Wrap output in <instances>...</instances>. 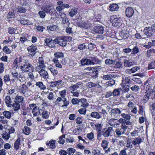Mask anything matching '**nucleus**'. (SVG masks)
I'll return each instance as SVG.
<instances>
[{"label":"nucleus","mask_w":155,"mask_h":155,"mask_svg":"<svg viewBox=\"0 0 155 155\" xmlns=\"http://www.w3.org/2000/svg\"><path fill=\"white\" fill-rule=\"evenodd\" d=\"M134 12V10L131 7L127 8L125 11L126 15L129 18L133 15Z\"/></svg>","instance_id":"19"},{"label":"nucleus","mask_w":155,"mask_h":155,"mask_svg":"<svg viewBox=\"0 0 155 155\" xmlns=\"http://www.w3.org/2000/svg\"><path fill=\"white\" fill-rule=\"evenodd\" d=\"M77 8H72L69 12L68 15L70 16L73 17L77 13Z\"/></svg>","instance_id":"38"},{"label":"nucleus","mask_w":155,"mask_h":155,"mask_svg":"<svg viewBox=\"0 0 155 155\" xmlns=\"http://www.w3.org/2000/svg\"><path fill=\"white\" fill-rule=\"evenodd\" d=\"M94 134L92 132H91L90 133L87 134V137L90 140H92L94 139Z\"/></svg>","instance_id":"61"},{"label":"nucleus","mask_w":155,"mask_h":155,"mask_svg":"<svg viewBox=\"0 0 155 155\" xmlns=\"http://www.w3.org/2000/svg\"><path fill=\"white\" fill-rule=\"evenodd\" d=\"M37 86L39 87L41 89L44 90L46 89V87L41 81H38L35 84Z\"/></svg>","instance_id":"39"},{"label":"nucleus","mask_w":155,"mask_h":155,"mask_svg":"<svg viewBox=\"0 0 155 155\" xmlns=\"http://www.w3.org/2000/svg\"><path fill=\"white\" fill-rule=\"evenodd\" d=\"M55 142L56 141L55 140H51L48 143H47L46 145L49 146L50 148L54 149L56 146Z\"/></svg>","instance_id":"33"},{"label":"nucleus","mask_w":155,"mask_h":155,"mask_svg":"<svg viewBox=\"0 0 155 155\" xmlns=\"http://www.w3.org/2000/svg\"><path fill=\"white\" fill-rule=\"evenodd\" d=\"M150 94V93L149 92L147 91H146L145 95L143 97L142 100L144 104L146 103L149 100Z\"/></svg>","instance_id":"24"},{"label":"nucleus","mask_w":155,"mask_h":155,"mask_svg":"<svg viewBox=\"0 0 155 155\" xmlns=\"http://www.w3.org/2000/svg\"><path fill=\"white\" fill-rule=\"evenodd\" d=\"M113 132L112 127H109L107 129L104 128L103 129L102 135L105 137H108L112 134Z\"/></svg>","instance_id":"8"},{"label":"nucleus","mask_w":155,"mask_h":155,"mask_svg":"<svg viewBox=\"0 0 155 155\" xmlns=\"http://www.w3.org/2000/svg\"><path fill=\"white\" fill-rule=\"evenodd\" d=\"M27 75V74H25L23 73H21L19 74L18 79L21 82L27 81L28 79V78L26 77Z\"/></svg>","instance_id":"17"},{"label":"nucleus","mask_w":155,"mask_h":155,"mask_svg":"<svg viewBox=\"0 0 155 155\" xmlns=\"http://www.w3.org/2000/svg\"><path fill=\"white\" fill-rule=\"evenodd\" d=\"M54 57L57 59L62 58L64 57L63 53L61 52H57L55 53L54 54Z\"/></svg>","instance_id":"42"},{"label":"nucleus","mask_w":155,"mask_h":155,"mask_svg":"<svg viewBox=\"0 0 155 155\" xmlns=\"http://www.w3.org/2000/svg\"><path fill=\"white\" fill-rule=\"evenodd\" d=\"M98 131H101L102 129V125L101 124L97 123L95 124V126L94 129Z\"/></svg>","instance_id":"43"},{"label":"nucleus","mask_w":155,"mask_h":155,"mask_svg":"<svg viewBox=\"0 0 155 155\" xmlns=\"http://www.w3.org/2000/svg\"><path fill=\"white\" fill-rule=\"evenodd\" d=\"M139 52V50L138 47L135 46L132 49L131 54H135Z\"/></svg>","instance_id":"55"},{"label":"nucleus","mask_w":155,"mask_h":155,"mask_svg":"<svg viewBox=\"0 0 155 155\" xmlns=\"http://www.w3.org/2000/svg\"><path fill=\"white\" fill-rule=\"evenodd\" d=\"M12 107L14 111H17L20 109V105L19 104L14 102V103H12Z\"/></svg>","instance_id":"31"},{"label":"nucleus","mask_w":155,"mask_h":155,"mask_svg":"<svg viewBox=\"0 0 155 155\" xmlns=\"http://www.w3.org/2000/svg\"><path fill=\"white\" fill-rule=\"evenodd\" d=\"M24 100V97L22 96L18 95H17L15 99L14 102H15L20 104L22 103Z\"/></svg>","instance_id":"35"},{"label":"nucleus","mask_w":155,"mask_h":155,"mask_svg":"<svg viewBox=\"0 0 155 155\" xmlns=\"http://www.w3.org/2000/svg\"><path fill=\"white\" fill-rule=\"evenodd\" d=\"M51 6L49 5H47L45 6V7L41 8V9L45 12L47 13H48L50 12V11L51 10Z\"/></svg>","instance_id":"44"},{"label":"nucleus","mask_w":155,"mask_h":155,"mask_svg":"<svg viewBox=\"0 0 155 155\" xmlns=\"http://www.w3.org/2000/svg\"><path fill=\"white\" fill-rule=\"evenodd\" d=\"M115 78V76L114 74H111L104 75L102 77V78L103 80L106 81L110 80Z\"/></svg>","instance_id":"30"},{"label":"nucleus","mask_w":155,"mask_h":155,"mask_svg":"<svg viewBox=\"0 0 155 155\" xmlns=\"http://www.w3.org/2000/svg\"><path fill=\"white\" fill-rule=\"evenodd\" d=\"M42 117L45 119L48 118L49 117V113L46 110H44L41 113Z\"/></svg>","instance_id":"40"},{"label":"nucleus","mask_w":155,"mask_h":155,"mask_svg":"<svg viewBox=\"0 0 155 155\" xmlns=\"http://www.w3.org/2000/svg\"><path fill=\"white\" fill-rule=\"evenodd\" d=\"M28 87L24 84L20 85L19 87V91L20 93L24 94L27 90Z\"/></svg>","instance_id":"22"},{"label":"nucleus","mask_w":155,"mask_h":155,"mask_svg":"<svg viewBox=\"0 0 155 155\" xmlns=\"http://www.w3.org/2000/svg\"><path fill=\"white\" fill-rule=\"evenodd\" d=\"M133 145L131 142L128 139L126 141V147L129 149H132L133 147Z\"/></svg>","instance_id":"48"},{"label":"nucleus","mask_w":155,"mask_h":155,"mask_svg":"<svg viewBox=\"0 0 155 155\" xmlns=\"http://www.w3.org/2000/svg\"><path fill=\"white\" fill-rule=\"evenodd\" d=\"M127 127L125 124H122L121 126L117 128L115 131L116 136L118 137L121 136L122 135L124 134L127 129Z\"/></svg>","instance_id":"5"},{"label":"nucleus","mask_w":155,"mask_h":155,"mask_svg":"<svg viewBox=\"0 0 155 155\" xmlns=\"http://www.w3.org/2000/svg\"><path fill=\"white\" fill-rule=\"evenodd\" d=\"M90 116L93 118L97 119H99L102 118L101 115L96 111L92 112L90 114Z\"/></svg>","instance_id":"23"},{"label":"nucleus","mask_w":155,"mask_h":155,"mask_svg":"<svg viewBox=\"0 0 155 155\" xmlns=\"http://www.w3.org/2000/svg\"><path fill=\"white\" fill-rule=\"evenodd\" d=\"M104 30V27L102 26H95L93 28L94 32L96 33L103 34Z\"/></svg>","instance_id":"14"},{"label":"nucleus","mask_w":155,"mask_h":155,"mask_svg":"<svg viewBox=\"0 0 155 155\" xmlns=\"http://www.w3.org/2000/svg\"><path fill=\"white\" fill-rule=\"evenodd\" d=\"M48 68V69L50 71L51 74L53 76H55L57 75L58 74V71L55 68H53L51 65L49 66Z\"/></svg>","instance_id":"26"},{"label":"nucleus","mask_w":155,"mask_h":155,"mask_svg":"<svg viewBox=\"0 0 155 155\" xmlns=\"http://www.w3.org/2000/svg\"><path fill=\"white\" fill-rule=\"evenodd\" d=\"M37 47L34 45H31L27 48L28 51L31 55H34L37 50Z\"/></svg>","instance_id":"16"},{"label":"nucleus","mask_w":155,"mask_h":155,"mask_svg":"<svg viewBox=\"0 0 155 155\" xmlns=\"http://www.w3.org/2000/svg\"><path fill=\"white\" fill-rule=\"evenodd\" d=\"M121 85L123 87L122 88L123 91L124 92H128L129 90V86L127 84H121Z\"/></svg>","instance_id":"46"},{"label":"nucleus","mask_w":155,"mask_h":155,"mask_svg":"<svg viewBox=\"0 0 155 155\" xmlns=\"http://www.w3.org/2000/svg\"><path fill=\"white\" fill-rule=\"evenodd\" d=\"M59 93L61 97H59L57 98L55 101L56 103L57 104L58 102L62 101L63 102V105L62 106V107L67 106L69 104V102L67 100L66 98L65 97L66 94V90H63L60 91Z\"/></svg>","instance_id":"2"},{"label":"nucleus","mask_w":155,"mask_h":155,"mask_svg":"<svg viewBox=\"0 0 155 155\" xmlns=\"http://www.w3.org/2000/svg\"><path fill=\"white\" fill-rule=\"evenodd\" d=\"M77 24L79 27L86 29L90 28L91 26L90 22L87 21H78L77 22Z\"/></svg>","instance_id":"6"},{"label":"nucleus","mask_w":155,"mask_h":155,"mask_svg":"<svg viewBox=\"0 0 155 155\" xmlns=\"http://www.w3.org/2000/svg\"><path fill=\"white\" fill-rule=\"evenodd\" d=\"M155 68V62H150L148 65V69H154Z\"/></svg>","instance_id":"63"},{"label":"nucleus","mask_w":155,"mask_h":155,"mask_svg":"<svg viewBox=\"0 0 155 155\" xmlns=\"http://www.w3.org/2000/svg\"><path fill=\"white\" fill-rule=\"evenodd\" d=\"M75 151V150L73 148H69L67 150V153L69 155H72L73 154Z\"/></svg>","instance_id":"50"},{"label":"nucleus","mask_w":155,"mask_h":155,"mask_svg":"<svg viewBox=\"0 0 155 155\" xmlns=\"http://www.w3.org/2000/svg\"><path fill=\"white\" fill-rule=\"evenodd\" d=\"M137 154V151L134 149L130 150L128 153V155H136Z\"/></svg>","instance_id":"54"},{"label":"nucleus","mask_w":155,"mask_h":155,"mask_svg":"<svg viewBox=\"0 0 155 155\" xmlns=\"http://www.w3.org/2000/svg\"><path fill=\"white\" fill-rule=\"evenodd\" d=\"M30 128L28 126H24L22 129L23 133L27 135L29 134L30 133Z\"/></svg>","instance_id":"36"},{"label":"nucleus","mask_w":155,"mask_h":155,"mask_svg":"<svg viewBox=\"0 0 155 155\" xmlns=\"http://www.w3.org/2000/svg\"><path fill=\"white\" fill-rule=\"evenodd\" d=\"M61 23L63 26L64 27H68L70 24L68 19L67 17L62 19Z\"/></svg>","instance_id":"32"},{"label":"nucleus","mask_w":155,"mask_h":155,"mask_svg":"<svg viewBox=\"0 0 155 155\" xmlns=\"http://www.w3.org/2000/svg\"><path fill=\"white\" fill-rule=\"evenodd\" d=\"M3 114L4 116L7 119H10L11 117V113L10 111H5L3 112Z\"/></svg>","instance_id":"41"},{"label":"nucleus","mask_w":155,"mask_h":155,"mask_svg":"<svg viewBox=\"0 0 155 155\" xmlns=\"http://www.w3.org/2000/svg\"><path fill=\"white\" fill-rule=\"evenodd\" d=\"M45 66L44 63H37L35 69L36 71H39L41 69L45 68Z\"/></svg>","instance_id":"29"},{"label":"nucleus","mask_w":155,"mask_h":155,"mask_svg":"<svg viewBox=\"0 0 155 155\" xmlns=\"http://www.w3.org/2000/svg\"><path fill=\"white\" fill-rule=\"evenodd\" d=\"M133 64V63L130 60L125 59L124 60V65L125 67H129Z\"/></svg>","instance_id":"45"},{"label":"nucleus","mask_w":155,"mask_h":155,"mask_svg":"<svg viewBox=\"0 0 155 155\" xmlns=\"http://www.w3.org/2000/svg\"><path fill=\"white\" fill-rule=\"evenodd\" d=\"M121 36L123 39H127L129 38H130L129 33L128 32L125 33H121Z\"/></svg>","instance_id":"56"},{"label":"nucleus","mask_w":155,"mask_h":155,"mask_svg":"<svg viewBox=\"0 0 155 155\" xmlns=\"http://www.w3.org/2000/svg\"><path fill=\"white\" fill-rule=\"evenodd\" d=\"M123 79L121 84H127L131 83V81L130 80V78L129 77L124 76L123 77Z\"/></svg>","instance_id":"27"},{"label":"nucleus","mask_w":155,"mask_h":155,"mask_svg":"<svg viewBox=\"0 0 155 155\" xmlns=\"http://www.w3.org/2000/svg\"><path fill=\"white\" fill-rule=\"evenodd\" d=\"M6 106L8 107H12V104L13 103L11 98L9 95L6 96L4 100Z\"/></svg>","instance_id":"10"},{"label":"nucleus","mask_w":155,"mask_h":155,"mask_svg":"<svg viewBox=\"0 0 155 155\" xmlns=\"http://www.w3.org/2000/svg\"><path fill=\"white\" fill-rule=\"evenodd\" d=\"M39 74L41 76L43 77L45 79H48V72L43 69H41L39 71Z\"/></svg>","instance_id":"18"},{"label":"nucleus","mask_w":155,"mask_h":155,"mask_svg":"<svg viewBox=\"0 0 155 155\" xmlns=\"http://www.w3.org/2000/svg\"><path fill=\"white\" fill-rule=\"evenodd\" d=\"M3 51L6 54H9L11 52V51L7 46H5L3 48Z\"/></svg>","instance_id":"57"},{"label":"nucleus","mask_w":155,"mask_h":155,"mask_svg":"<svg viewBox=\"0 0 155 155\" xmlns=\"http://www.w3.org/2000/svg\"><path fill=\"white\" fill-rule=\"evenodd\" d=\"M144 36H146L147 38H149L151 36L154 34V31L151 27H146L143 31ZM145 38H146L145 37Z\"/></svg>","instance_id":"7"},{"label":"nucleus","mask_w":155,"mask_h":155,"mask_svg":"<svg viewBox=\"0 0 155 155\" xmlns=\"http://www.w3.org/2000/svg\"><path fill=\"white\" fill-rule=\"evenodd\" d=\"M121 115L123 118L128 120H130L131 118V117L130 115L124 113H123L121 114Z\"/></svg>","instance_id":"53"},{"label":"nucleus","mask_w":155,"mask_h":155,"mask_svg":"<svg viewBox=\"0 0 155 155\" xmlns=\"http://www.w3.org/2000/svg\"><path fill=\"white\" fill-rule=\"evenodd\" d=\"M87 110L85 108H82L78 110L79 113L81 114L85 115L86 113Z\"/></svg>","instance_id":"60"},{"label":"nucleus","mask_w":155,"mask_h":155,"mask_svg":"<svg viewBox=\"0 0 155 155\" xmlns=\"http://www.w3.org/2000/svg\"><path fill=\"white\" fill-rule=\"evenodd\" d=\"M110 11H117L119 8L118 5L116 4H113L110 5L109 6Z\"/></svg>","instance_id":"34"},{"label":"nucleus","mask_w":155,"mask_h":155,"mask_svg":"<svg viewBox=\"0 0 155 155\" xmlns=\"http://www.w3.org/2000/svg\"><path fill=\"white\" fill-rule=\"evenodd\" d=\"M55 41V40L53 41L52 39H45V42L46 44L45 45H47L50 48L53 47L54 46V43Z\"/></svg>","instance_id":"20"},{"label":"nucleus","mask_w":155,"mask_h":155,"mask_svg":"<svg viewBox=\"0 0 155 155\" xmlns=\"http://www.w3.org/2000/svg\"><path fill=\"white\" fill-rule=\"evenodd\" d=\"M118 122L117 119H111L109 120L108 123L111 126L116 128L119 126Z\"/></svg>","instance_id":"12"},{"label":"nucleus","mask_w":155,"mask_h":155,"mask_svg":"<svg viewBox=\"0 0 155 155\" xmlns=\"http://www.w3.org/2000/svg\"><path fill=\"white\" fill-rule=\"evenodd\" d=\"M80 99L73 98L71 100L72 103L74 105L79 104L80 101Z\"/></svg>","instance_id":"47"},{"label":"nucleus","mask_w":155,"mask_h":155,"mask_svg":"<svg viewBox=\"0 0 155 155\" xmlns=\"http://www.w3.org/2000/svg\"><path fill=\"white\" fill-rule=\"evenodd\" d=\"M140 133V130L139 128L136 127L134 130L130 133V136L132 137H135L138 136Z\"/></svg>","instance_id":"25"},{"label":"nucleus","mask_w":155,"mask_h":155,"mask_svg":"<svg viewBox=\"0 0 155 155\" xmlns=\"http://www.w3.org/2000/svg\"><path fill=\"white\" fill-rule=\"evenodd\" d=\"M32 113L34 116H37L40 115L41 114L38 107H35L33 109Z\"/></svg>","instance_id":"37"},{"label":"nucleus","mask_w":155,"mask_h":155,"mask_svg":"<svg viewBox=\"0 0 155 155\" xmlns=\"http://www.w3.org/2000/svg\"><path fill=\"white\" fill-rule=\"evenodd\" d=\"M65 135H63L59 137V140L58 141V142L60 144H63L64 143L65 141L64 140V139L65 138Z\"/></svg>","instance_id":"51"},{"label":"nucleus","mask_w":155,"mask_h":155,"mask_svg":"<svg viewBox=\"0 0 155 155\" xmlns=\"http://www.w3.org/2000/svg\"><path fill=\"white\" fill-rule=\"evenodd\" d=\"M15 132V129L13 127H10L9 129H5L3 130L2 134V138L5 140H8L10 137V134Z\"/></svg>","instance_id":"4"},{"label":"nucleus","mask_w":155,"mask_h":155,"mask_svg":"<svg viewBox=\"0 0 155 155\" xmlns=\"http://www.w3.org/2000/svg\"><path fill=\"white\" fill-rule=\"evenodd\" d=\"M120 89H116L114 90L112 92L113 95L114 96H118L120 94Z\"/></svg>","instance_id":"49"},{"label":"nucleus","mask_w":155,"mask_h":155,"mask_svg":"<svg viewBox=\"0 0 155 155\" xmlns=\"http://www.w3.org/2000/svg\"><path fill=\"white\" fill-rule=\"evenodd\" d=\"M16 64L18 65V66L24 72H31L33 71L34 68L31 64L27 60H25L22 59L21 57L19 58H17L14 60Z\"/></svg>","instance_id":"1"},{"label":"nucleus","mask_w":155,"mask_h":155,"mask_svg":"<svg viewBox=\"0 0 155 155\" xmlns=\"http://www.w3.org/2000/svg\"><path fill=\"white\" fill-rule=\"evenodd\" d=\"M56 26L55 25H51L47 26V29L48 30L51 31H54L56 29Z\"/></svg>","instance_id":"62"},{"label":"nucleus","mask_w":155,"mask_h":155,"mask_svg":"<svg viewBox=\"0 0 155 155\" xmlns=\"http://www.w3.org/2000/svg\"><path fill=\"white\" fill-rule=\"evenodd\" d=\"M110 20L112 25L116 27H119L122 24L123 21L121 18L118 15L111 16L110 17Z\"/></svg>","instance_id":"3"},{"label":"nucleus","mask_w":155,"mask_h":155,"mask_svg":"<svg viewBox=\"0 0 155 155\" xmlns=\"http://www.w3.org/2000/svg\"><path fill=\"white\" fill-rule=\"evenodd\" d=\"M21 138L18 137L14 143V148L15 150H18L19 147L21 146Z\"/></svg>","instance_id":"15"},{"label":"nucleus","mask_w":155,"mask_h":155,"mask_svg":"<svg viewBox=\"0 0 155 155\" xmlns=\"http://www.w3.org/2000/svg\"><path fill=\"white\" fill-rule=\"evenodd\" d=\"M142 142V139L141 138L138 136L137 138L134 139L131 141V143L134 146L138 147L140 144Z\"/></svg>","instance_id":"11"},{"label":"nucleus","mask_w":155,"mask_h":155,"mask_svg":"<svg viewBox=\"0 0 155 155\" xmlns=\"http://www.w3.org/2000/svg\"><path fill=\"white\" fill-rule=\"evenodd\" d=\"M121 112V111L118 108H114L111 110V115L112 117H118Z\"/></svg>","instance_id":"13"},{"label":"nucleus","mask_w":155,"mask_h":155,"mask_svg":"<svg viewBox=\"0 0 155 155\" xmlns=\"http://www.w3.org/2000/svg\"><path fill=\"white\" fill-rule=\"evenodd\" d=\"M80 102L81 104V106L82 107L86 108L89 106V104L87 102V100L85 98H81L80 99Z\"/></svg>","instance_id":"28"},{"label":"nucleus","mask_w":155,"mask_h":155,"mask_svg":"<svg viewBox=\"0 0 155 155\" xmlns=\"http://www.w3.org/2000/svg\"><path fill=\"white\" fill-rule=\"evenodd\" d=\"M114 61L112 60H110L109 59H107L105 61V64L107 65H110L114 63Z\"/></svg>","instance_id":"64"},{"label":"nucleus","mask_w":155,"mask_h":155,"mask_svg":"<svg viewBox=\"0 0 155 155\" xmlns=\"http://www.w3.org/2000/svg\"><path fill=\"white\" fill-rule=\"evenodd\" d=\"M88 58H90L91 65L99 64L101 62V60L96 56H89Z\"/></svg>","instance_id":"9"},{"label":"nucleus","mask_w":155,"mask_h":155,"mask_svg":"<svg viewBox=\"0 0 155 155\" xmlns=\"http://www.w3.org/2000/svg\"><path fill=\"white\" fill-rule=\"evenodd\" d=\"M18 12L19 13H25L26 11L25 8L23 7H18L17 8Z\"/></svg>","instance_id":"52"},{"label":"nucleus","mask_w":155,"mask_h":155,"mask_svg":"<svg viewBox=\"0 0 155 155\" xmlns=\"http://www.w3.org/2000/svg\"><path fill=\"white\" fill-rule=\"evenodd\" d=\"M81 64L83 65H91L90 58H83L81 60Z\"/></svg>","instance_id":"21"},{"label":"nucleus","mask_w":155,"mask_h":155,"mask_svg":"<svg viewBox=\"0 0 155 155\" xmlns=\"http://www.w3.org/2000/svg\"><path fill=\"white\" fill-rule=\"evenodd\" d=\"M54 95L52 92H50L48 93L47 98L49 100H53L54 99Z\"/></svg>","instance_id":"59"},{"label":"nucleus","mask_w":155,"mask_h":155,"mask_svg":"<svg viewBox=\"0 0 155 155\" xmlns=\"http://www.w3.org/2000/svg\"><path fill=\"white\" fill-rule=\"evenodd\" d=\"M108 145V142L105 140H103L102 142L101 146L104 149L106 148Z\"/></svg>","instance_id":"58"}]
</instances>
